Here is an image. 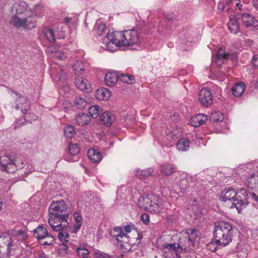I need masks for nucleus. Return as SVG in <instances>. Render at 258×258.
Wrapping results in <instances>:
<instances>
[{
  "label": "nucleus",
  "mask_w": 258,
  "mask_h": 258,
  "mask_svg": "<svg viewBox=\"0 0 258 258\" xmlns=\"http://www.w3.org/2000/svg\"><path fill=\"white\" fill-rule=\"evenodd\" d=\"M141 42V38L136 29L123 31H109L103 39V46L102 47L111 52L122 47L137 49L140 47Z\"/></svg>",
  "instance_id": "f257e3e1"
},
{
  "label": "nucleus",
  "mask_w": 258,
  "mask_h": 258,
  "mask_svg": "<svg viewBox=\"0 0 258 258\" xmlns=\"http://www.w3.org/2000/svg\"><path fill=\"white\" fill-rule=\"evenodd\" d=\"M234 229L230 223L222 221L215 224L213 237L219 248L228 245L232 241Z\"/></svg>",
  "instance_id": "f03ea898"
},
{
  "label": "nucleus",
  "mask_w": 258,
  "mask_h": 258,
  "mask_svg": "<svg viewBox=\"0 0 258 258\" xmlns=\"http://www.w3.org/2000/svg\"><path fill=\"white\" fill-rule=\"evenodd\" d=\"M43 7L40 5H36L34 8V11L28 15L19 17L12 16L10 23L16 28H23L30 30L35 28L37 25V17L41 16L40 12L42 11Z\"/></svg>",
  "instance_id": "7ed1b4c3"
},
{
  "label": "nucleus",
  "mask_w": 258,
  "mask_h": 258,
  "mask_svg": "<svg viewBox=\"0 0 258 258\" xmlns=\"http://www.w3.org/2000/svg\"><path fill=\"white\" fill-rule=\"evenodd\" d=\"M200 232L195 229H188L186 231L185 236L179 239L182 247L185 250H190L196 246L200 239Z\"/></svg>",
  "instance_id": "20e7f679"
},
{
  "label": "nucleus",
  "mask_w": 258,
  "mask_h": 258,
  "mask_svg": "<svg viewBox=\"0 0 258 258\" xmlns=\"http://www.w3.org/2000/svg\"><path fill=\"white\" fill-rule=\"evenodd\" d=\"M50 215L48 219V223L53 230L59 232L58 235V238L61 242V244L64 245V226L62 224L64 222V214Z\"/></svg>",
  "instance_id": "39448f33"
},
{
  "label": "nucleus",
  "mask_w": 258,
  "mask_h": 258,
  "mask_svg": "<svg viewBox=\"0 0 258 258\" xmlns=\"http://www.w3.org/2000/svg\"><path fill=\"white\" fill-rule=\"evenodd\" d=\"M0 169L7 173H14L17 169L16 161L14 158L8 155L0 157Z\"/></svg>",
  "instance_id": "423d86ee"
},
{
  "label": "nucleus",
  "mask_w": 258,
  "mask_h": 258,
  "mask_svg": "<svg viewBox=\"0 0 258 258\" xmlns=\"http://www.w3.org/2000/svg\"><path fill=\"white\" fill-rule=\"evenodd\" d=\"M230 58L234 62H236L237 59V53H232L227 54L224 48L220 47L215 57L213 59V62L216 63L218 66H221L223 64L227 58Z\"/></svg>",
  "instance_id": "0eeeda50"
},
{
  "label": "nucleus",
  "mask_w": 258,
  "mask_h": 258,
  "mask_svg": "<svg viewBox=\"0 0 258 258\" xmlns=\"http://www.w3.org/2000/svg\"><path fill=\"white\" fill-rule=\"evenodd\" d=\"M74 84L77 88L83 92L88 93L92 91L91 83L87 78L83 76L76 77Z\"/></svg>",
  "instance_id": "6e6552de"
},
{
  "label": "nucleus",
  "mask_w": 258,
  "mask_h": 258,
  "mask_svg": "<svg viewBox=\"0 0 258 258\" xmlns=\"http://www.w3.org/2000/svg\"><path fill=\"white\" fill-rule=\"evenodd\" d=\"M9 91L15 93L17 96V98L16 100V108L17 109H20L21 110L22 113L26 114L27 112V111L30 108V102L28 100L27 97L22 96L20 93L15 92L14 91L10 89Z\"/></svg>",
  "instance_id": "1a4fd4ad"
},
{
  "label": "nucleus",
  "mask_w": 258,
  "mask_h": 258,
  "mask_svg": "<svg viewBox=\"0 0 258 258\" xmlns=\"http://www.w3.org/2000/svg\"><path fill=\"white\" fill-rule=\"evenodd\" d=\"M33 11L34 9L29 8L26 2L20 1L14 4L13 11L15 13V14L13 16H18L21 17L23 16L28 15Z\"/></svg>",
  "instance_id": "9d476101"
},
{
  "label": "nucleus",
  "mask_w": 258,
  "mask_h": 258,
  "mask_svg": "<svg viewBox=\"0 0 258 258\" xmlns=\"http://www.w3.org/2000/svg\"><path fill=\"white\" fill-rule=\"evenodd\" d=\"M70 64L72 66L73 72L76 76L82 75L86 71L87 67L86 62L82 60L73 59Z\"/></svg>",
  "instance_id": "9b49d317"
},
{
  "label": "nucleus",
  "mask_w": 258,
  "mask_h": 258,
  "mask_svg": "<svg viewBox=\"0 0 258 258\" xmlns=\"http://www.w3.org/2000/svg\"><path fill=\"white\" fill-rule=\"evenodd\" d=\"M78 23V15L72 14L66 17V28H67L70 30V34L71 35L76 34Z\"/></svg>",
  "instance_id": "f8f14e48"
},
{
  "label": "nucleus",
  "mask_w": 258,
  "mask_h": 258,
  "mask_svg": "<svg viewBox=\"0 0 258 258\" xmlns=\"http://www.w3.org/2000/svg\"><path fill=\"white\" fill-rule=\"evenodd\" d=\"M199 100L204 106H208L212 104L213 96L211 90L207 88L202 89L199 93Z\"/></svg>",
  "instance_id": "ddd939ff"
},
{
  "label": "nucleus",
  "mask_w": 258,
  "mask_h": 258,
  "mask_svg": "<svg viewBox=\"0 0 258 258\" xmlns=\"http://www.w3.org/2000/svg\"><path fill=\"white\" fill-rule=\"evenodd\" d=\"M236 195L237 192L233 188L228 187L222 191L219 199L221 201L231 203L232 201H235Z\"/></svg>",
  "instance_id": "4468645a"
},
{
  "label": "nucleus",
  "mask_w": 258,
  "mask_h": 258,
  "mask_svg": "<svg viewBox=\"0 0 258 258\" xmlns=\"http://www.w3.org/2000/svg\"><path fill=\"white\" fill-rule=\"evenodd\" d=\"M100 121L101 124L105 126H110L114 122L116 119V116L114 112L106 111L104 112L100 116Z\"/></svg>",
  "instance_id": "2eb2a0df"
},
{
  "label": "nucleus",
  "mask_w": 258,
  "mask_h": 258,
  "mask_svg": "<svg viewBox=\"0 0 258 258\" xmlns=\"http://www.w3.org/2000/svg\"><path fill=\"white\" fill-rule=\"evenodd\" d=\"M50 214H64V202L63 200L53 202L49 209Z\"/></svg>",
  "instance_id": "dca6fc26"
},
{
  "label": "nucleus",
  "mask_w": 258,
  "mask_h": 258,
  "mask_svg": "<svg viewBox=\"0 0 258 258\" xmlns=\"http://www.w3.org/2000/svg\"><path fill=\"white\" fill-rule=\"evenodd\" d=\"M156 199L154 195L150 194L145 195L139 199L138 205L141 208L149 210V209H151L150 207L151 205L149 202H151L152 200L155 201Z\"/></svg>",
  "instance_id": "f3484780"
},
{
  "label": "nucleus",
  "mask_w": 258,
  "mask_h": 258,
  "mask_svg": "<svg viewBox=\"0 0 258 258\" xmlns=\"http://www.w3.org/2000/svg\"><path fill=\"white\" fill-rule=\"evenodd\" d=\"M241 18L243 24L247 28L258 27V20L248 13L241 14Z\"/></svg>",
  "instance_id": "a211bd4d"
},
{
  "label": "nucleus",
  "mask_w": 258,
  "mask_h": 258,
  "mask_svg": "<svg viewBox=\"0 0 258 258\" xmlns=\"http://www.w3.org/2000/svg\"><path fill=\"white\" fill-rule=\"evenodd\" d=\"M183 247L179 241L178 243H166L163 245V249L165 252H171L172 255L175 254L177 257H180L178 253L179 250H181Z\"/></svg>",
  "instance_id": "6ab92c4d"
},
{
  "label": "nucleus",
  "mask_w": 258,
  "mask_h": 258,
  "mask_svg": "<svg viewBox=\"0 0 258 258\" xmlns=\"http://www.w3.org/2000/svg\"><path fill=\"white\" fill-rule=\"evenodd\" d=\"M119 79V77L115 71H109L107 72L104 77L105 84L109 87L115 85Z\"/></svg>",
  "instance_id": "aec40b11"
},
{
  "label": "nucleus",
  "mask_w": 258,
  "mask_h": 258,
  "mask_svg": "<svg viewBox=\"0 0 258 258\" xmlns=\"http://www.w3.org/2000/svg\"><path fill=\"white\" fill-rule=\"evenodd\" d=\"M110 235L112 238H114L118 243L123 242L122 240L123 238H126L127 234L123 232L122 227H116L113 228L110 232Z\"/></svg>",
  "instance_id": "412c9836"
},
{
  "label": "nucleus",
  "mask_w": 258,
  "mask_h": 258,
  "mask_svg": "<svg viewBox=\"0 0 258 258\" xmlns=\"http://www.w3.org/2000/svg\"><path fill=\"white\" fill-rule=\"evenodd\" d=\"M208 117L204 114H198L191 117L190 124L195 127H198L206 122Z\"/></svg>",
  "instance_id": "4be33fe9"
},
{
  "label": "nucleus",
  "mask_w": 258,
  "mask_h": 258,
  "mask_svg": "<svg viewBox=\"0 0 258 258\" xmlns=\"http://www.w3.org/2000/svg\"><path fill=\"white\" fill-rule=\"evenodd\" d=\"M88 156L91 162L94 163H99L103 158V155L98 150L91 149L88 151Z\"/></svg>",
  "instance_id": "5701e85b"
},
{
  "label": "nucleus",
  "mask_w": 258,
  "mask_h": 258,
  "mask_svg": "<svg viewBox=\"0 0 258 258\" xmlns=\"http://www.w3.org/2000/svg\"><path fill=\"white\" fill-rule=\"evenodd\" d=\"M111 96L110 91L106 88H100L95 92V97L98 100H107Z\"/></svg>",
  "instance_id": "b1692460"
},
{
  "label": "nucleus",
  "mask_w": 258,
  "mask_h": 258,
  "mask_svg": "<svg viewBox=\"0 0 258 258\" xmlns=\"http://www.w3.org/2000/svg\"><path fill=\"white\" fill-rule=\"evenodd\" d=\"M246 88L245 84L243 82L236 83L232 88V94L236 97H240L244 92Z\"/></svg>",
  "instance_id": "393cba45"
},
{
  "label": "nucleus",
  "mask_w": 258,
  "mask_h": 258,
  "mask_svg": "<svg viewBox=\"0 0 258 258\" xmlns=\"http://www.w3.org/2000/svg\"><path fill=\"white\" fill-rule=\"evenodd\" d=\"M247 204V202H244L242 200H238L236 197L235 201H232L231 203L229 208L230 209L235 208L238 213H240L243 209L246 208Z\"/></svg>",
  "instance_id": "a878e982"
},
{
  "label": "nucleus",
  "mask_w": 258,
  "mask_h": 258,
  "mask_svg": "<svg viewBox=\"0 0 258 258\" xmlns=\"http://www.w3.org/2000/svg\"><path fill=\"white\" fill-rule=\"evenodd\" d=\"M34 236L40 240L48 236V233L46 228L39 226L33 231Z\"/></svg>",
  "instance_id": "bb28decb"
},
{
  "label": "nucleus",
  "mask_w": 258,
  "mask_h": 258,
  "mask_svg": "<svg viewBox=\"0 0 258 258\" xmlns=\"http://www.w3.org/2000/svg\"><path fill=\"white\" fill-rule=\"evenodd\" d=\"M68 151L70 154L74 156L71 161L73 162L77 161L78 158L77 156L80 151L79 145L77 143H70L69 144Z\"/></svg>",
  "instance_id": "cd10ccee"
},
{
  "label": "nucleus",
  "mask_w": 258,
  "mask_h": 258,
  "mask_svg": "<svg viewBox=\"0 0 258 258\" xmlns=\"http://www.w3.org/2000/svg\"><path fill=\"white\" fill-rule=\"evenodd\" d=\"M182 131L180 127H176L175 128L168 129L166 132V136L168 140H175L179 138Z\"/></svg>",
  "instance_id": "c85d7f7f"
},
{
  "label": "nucleus",
  "mask_w": 258,
  "mask_h": 258,
  "mask_svg": "<svg viewBox=\"0 0 258 258\" xmlns=\"http://www.w3.org/2000/svg\"><path fill=\"white\" fill-rule=\"evenodd\" d=\"M76 120L79 125L84 126L90 122L91 118L87 113H81L76 116Z\"/></svg>",
  "instance_id": "c756f323"
},
{
  "label": "nucleus",
  "mask_w": 258,
  "mask_h": 258,
  "mask_svg": "<svg viewBox=\"0 0 258 258\" xmlns=\"http://www.w3.org/2000/svg\"><path fill=\"white\" fill-rule=\"evenodd\" d=\"M93 31L95 34L100 36L105 33L106 31V26L101 20H98L95 23Z\"/></svg>",
  "instance_id": "7c9ffc66"
},
{
  "label": "nucleus",
  "mask_w": 258,
  "mask_h": 258,
  "mask_svg": "<svg viewBox=\"0 0 258 258\" xmlns=\"http://www.w3.org/2000/svg\"><path fill=\"white\" fill-rule=\"evenodd\" d=\"M190 147L189 141L185 138L180 139L176 143L177 149L179 151H186Z\"/></svg>",
  "instance_id": "2f4dec72"
},
{
  "label": "nucleus",
  "mask_w": 258,
  "mask_h": 258,
  "mask_svg": "<svg viewBox=\"0 0 258 258\" xmlns=\"http://www.w3.org/2000/svg\"><path fill=\"white\" fill-rule=\"evenodd\" d=\"M156 200H153L149 202L151 204V209H149V211L153 212L155 213H159L162 212L163 208L160 204V200L158 197L155 196Z\"/></svg>",
  "instance_id": "473e14b6"
},
{
  "label": "nucleus",
  "mask_w": 258,
  "mask_h": 258,
  "mask_svg": "<svg viewBox=\"0 0 258 258\" xmlns=\"http://www.w3.org/2000/svg\"><path fill=\"white\" fill-rule=\"evenodd\" d=\"M228 27L230 32L233 34H236L239 32V24L235 18H230L228 23Z\"/></svg>",
  "instance_id": "72a5a7b5"
},
{
  "label": "nucleus",
  "mask_w": 258,
  "mask_h": 258,
  "mask_svg": "<svg viewBox=\"0 0 258 258\" xmlns=\"http://www.w3.org/2000/svg\"><path fill=\"white\" fill-rule=\"evenodd\" d=\"M154 172V169L152 168H150L145 170L137 169L136 170V176L138 177H148L152 176V173Z\"/></svg>",
  "instance_id": "f704fd0d"
},
{
  "label": "nucleus",
  "mask_w": 258,
  "mask_h": 258,
  "mask_svg": "<svg viewBox=\"0 0 258 258\" xmlns=\"http://www.w3.org/2000/svg\"><path fill=\"white\" fill-rule=\"evenodd\" d=\"M102 108L98 105H92L89 109V113L93 118H96L99 115Z\"/></svg>",
  "instance_id": "c9c22d12"
},
{
  "label": "nucleus",
  "mask_w": 258,
  "mask_h": 258,
  "mask_svg": "<svg viewBox=\"0 0 258 258\" xmlns=\"http://www.w3.org/2000/svg\"><path fill=\"white\" fill-rule=\"evenodd\" d=\"M120 80L123 83L132 84L135 82V78L134 76L127 74H122L119 77Z\"/></svg>",
  "instance_id": "e433bc0d"
},
{
  "label": "nucleus",
  "mask_w": 258,
  "mask_h": 258,
  "mask_svg": "<svg viewBox=\"0 0 258 258\" xmlns=\"http://www.w3.org/2000/svg\"><path fill=\"white\" fill-rule=\"evenodd\" d=\"M75 104L78 108L83 109L87 106V102L84 97H77L75 99Z\"/></svg>",
  "instance_id": "4c0bfd02"
},
{
  "label": "nucleus",
  "mask_w": 258,
  "mask_h": 258,
  "mask_svg": "<svg viewBox=\"0 0 258 258\" xmlns=\"http://www.w3.org/2000/svg\"><path fill=\"white\" fill-rule=\"evenodd\" d=\"M42 31L46 38L50 42H53L55 41L54 32L51 29L48 28H44Z\"/></svg>",
  "instance_id": "58836bf2"
},
{
  "label": "nucleus",
  "mask_w": 258,
  "mask_h": 258,
  "mask_svg": "<svg viewBox=\"0 0 258 258\" xmlns=\"http://www.w3.org/2000/svg\"><path fill=\"white\" fill-rule=\"evenodd\" d=\"M77 252L81 258H88L90 253L89 250L85 245L80 246L77 248Z\"/></svg>",
  "instance_id": "ea45409f"
},
{
  "label": "nucleus",
  "mask_w": 258,
  "mask_h": 258,
  "mask_svg": "<svg viewBox=\"0 0 258 258\" xmlns=\"http://www.w3.org/2000/svg\"><path fill=\"white\" fill-rule=\"evenodd\" d=\"M74 218L76 224L74 226V232L76 233L80 228L82 225V217L80 213L76 212L74 213Z\"/></svg>",
  "instance_id": "a19ab883"
},
{
  "label": "nucleus",
  "mask_w": 258,
  "mask_h": 258,
  "mask_svg": "<svg viewBox=\"0 0 258 258\" xmlns=\"http://www.w3.org/2000/svg\"><path fill=\"white\" fill-rule=\"evenodd\" d=\"M162 172L166 175H171L174 172V168L171 164H165L161 166Z\"/></svg>",
  "instance_id": "79ce46f5"
},
{
  "label": "nucleus",
  "mask_w": 258,
  "mask_h": 258,
  "mask_svg": "<svg viewBox=\"0 0 258 258\" xmlns=\"http://www.w3.org/2000/svg\"><path fill=\"white\" fill-rule=\"evenodd\" d=\"M135 119V116L133 114L130 115L126 117L124 116V117L120 120V123L122 124V125L124 126H127L130 125L133 122H134Z\"/></svg>",
  "instance_id": "37998d69"
},
{
  "label": "nucleus",
  "mask_w": 258,
  "mask_h": 258,
  "mask_svg": "<svg viewBox=\"0 0 258 258\" xmlns=\"http://www.w3.org/2000/svg\"><path fill=\"white\" fill-rule=\"evenodd\" d=\"M210 118L214 122H221L224 119V115L221 112L217 111L212 113Z\"/></svg>",
  "instance_id": "c03bdc74"
},
{
  "label": "nucleus",
  "mask_w": 258,
  "mask_h": 258,
  "mask_svg": "<svg viewBox=\"0 0 258 258\" xmlns=\"http://www.w3.org/2000/svg\"><path fill=\"white\" fill-rule=\"evenodd\" d=\"M76 134V131L73 126L69 125L66 126V137L69 138H72Z\"/></svg>",
  "instance_id": "a18cd8bd"
},
{
  "label": "nucleus",
  "mask_w": 258,
  "mask_h": 258,
  "mask_svg": "<svg viewBox=\"0 0 258 258\" xmlns=\"http://www.w3.org/2000/svg\"><path fill=\"white\" fill-rule=\"evenodd\" d=\"M93 255L95 258H106L108 254L99 250L96 249L94 250Z\"/></svg>",
  "instance_id": "49530a36"
},
{
  "label": "nucleus",
  "mask_w": 258,
  "mask_h": 258,
  "mask_svg": "<svg viewBox=\"0 0 258 258\" xmlns=\"http://www.w3.org/2000/svg\"><path fill=\"white\" fill-rule=\"evenodd\" d=\"M49 238V240L44 241L43 243H41L40 241H39V243H41V244L43 245H50L54 240V239L53 236H47Z\"/></svg>",
  "instance_id": "de8ad7c7"
},
{
  "label": "nucleus",
  "mask_w": 258,
  "mask_h": 258,
  "mask_svg": "<svg viewBox=\"0 0 258 258\" xmlns=\"http://www.w3.org/2000/svg\"><path fill=\"white\" fill-rule=\"evenodd\" d=\"M214 239L211 241L210 243H208L207 245V248L211 251H214L216 250V248L218 247L217 246L216 247H214Z\"/></svg>",
  "instance_id": "09e8293b"
},
{
  "label": "nucleus",
  "mask_w": 258,
  "mask_h": 258,
  "mask_svg": "<svg viewBox=\"0 0 258 258\" xmlns=\"http://www.w3.org/2000/svg\"><path fill=\"white\" fill-rule=\"evenodd\" d=\"M252 63L255 67H258V52L253 55Z\"/></svg>",
  "instance_id": "8fccbe9b"
},
{
  "label": "nucleus",
  "mask_w": 258,
  "mask_h": 258,
  "mask_svg": "<svg viewBox=\"0 0 258 258\" xmlns=\"http://www.w3.org/2000/svg\"><path fill=\"white\" fill-rule=\"evenodd\" d=\"M142 220L144 223L147 224L149 222V215L148 214H143L142 215Z\"/></svg>",
  "instance_id": "3c124183"
},
{
  "label": "nucleus",
  "mask_w": 258,
  "mask_h": 258,
  "mask_svg": "<svg viewBox=\"0 0 258 258\" xmlns=\"http://www.w3.org/2000/svg\"><path fill=\"white\" fill-rule=\"evenodd\" d=\"M218 10L221 12H223L225 10V5L224 3H220L218 5Z\"/></svg>",
  "instance_id": "603ef678"
},
{
  "label": "nucleus",
  "mask_w": 258,
  "mask_h": 258,
  "mask_svg": "<svg viewBox=\"0 0 258 258\" xmlns=\"http://www.w3.org/2000/svg\"><path fill=\"white\" fill-rule=\"evenodd\" d=\"M122 228L124 232L125 231L126 233H130L131 231V228L129 225L124 226Z\"/></svg>",
  "instance_id": "864d4df0"
},
{
  "label": "nucleus",
  "mask_w": 258,
  "mask_h": 258,
  "mask_svg": "<svg viewBox=\"0 0 258 258\" xmlns=\"http://www.w3.org/2000/svg\"><path fill=\"white\" fill-rule=\"evenodd\" d=\"M251 177H258V171H256L253 173L251 174Z\"/></svg>",
  "instance_id": "5fc2aeb1"
},
{
  "label": "nucleus",
  "mask_w": 258,
  "mask_h": 258,
  "mask_svg": "<svg viewBox=\"0 0 258 258\" xmlns=\"http://www.w3.org/2000/svg\"><path fill=\"white\" fill-rule=\"evenodd\" d=\"M252 3H253V5L254 6V7L256 9H258V0H253L252 1Z\"/></svg>",
  "instance_id": "6e6d98bb"
},
{
  "label": "nucleus",
  "mask_w": 258,
  "mask_h": 258,
  "mask_svg": "<svg viewBox=\"0 0 258 258\" xmlns=\"http://www.w3.org/2000/svg\"><path fill=\"white\" fill-rule=\"evenodd\" d=\"M179 175L180 176H182V177H186L187 176V174L185 172H182Z\"/></svg>",
  "instance_id": "4d7b16f0"
},
{
  "label": "nucleus",
  "mask_w": 258,
  "mask_h": 258,
  "mask_svg": "<svg viewBox=\"0 0 258 258\" xmlns=\"http://www.w3.org/2000/svg\"><path fill=\"white\" fill-rule=\"evenodd\" d=\"M242 6V5L240 3L236 4V7H237L239 9V10L241 9Z\"/></svg>",
  "instance_id": "13d9d810"
},
{
  "label": "nucleus",
  "mask_w": 258,
  "mask_h": 258,
  "mask_svg": "<svg viewBox=\"0 0 258 258\" xmlns=\"http://www.w3.org/2000/svg\"><path fill=\"white\" fill-rule=\"evenodd\" d=\"M39 258H48L45 253H42L39 255Z\"/></svg>",
  "instance_id": "bf43d9fd"
},
{
  "label": "nucleus",
  "mask_w": 258,
  "mask_h": 258,
  "mask_svg": "<svg viewBox=\"0 0 258 258\" xmlns=\"http://www.w3.org/2000/svg\"><path fill=\"white\" fill-rule=\"evenodd\" d=\"M85 172L86 173H87V175L88 176H92V174L90 173V172L89 171L88 169H87L86 168H85Z\"/></svg>",
  "instance_id": "052dcab7"
},
{
  "label": "nucleus",
  "mask_w": 258,
  "mask_h": 258,
  "mask_svg": "<svg viewBox=\"0 0 258 258\" xmlns=\"http://www.w3.org/2000/svg\"><path fill=\"white\" fill-rule=\"evenodd\" d=\"M65 237H66V242H67L68 241V238H69V235L68 233H66Z\"/></svg>",
  "instance_id": "680f3d73"
},
{
  "label": "nucleus",
  "mask_w": 258,
  "mask_h": 258,
  "mask_svg": "<svg viewBox=\"0 0 258 258\" xmlns=\"http://www.w3.org/2000/svg\"><path fill=\"white\" fill-rule=\"evenodd\" d=\"M247 42H248V45H249V46L251 45V44L252 43V42L249 39L247 40Z\"/></svg>",
  "instance_id": "e2e57ef3"
},
{
  "label": "nucleus",
  "mask_w": 258,
  "mask_h": 258,
  "mask_svg": "<svg viewBox=\"0 0 258 258\" xmlns=\"http://www.w3.org/2000/svg\"><path fill=\"white\" fill-rule=\"evenodd\" d=\"M59 83H60V82L63 83V79L61 78H59Z\"/></svg>",
  "instance_id": "0e129e2a"
},
{
  "label": "nucleus",
  "mask_w": 258,
  "mask_h": 258,
  "mask_svg": "<svg viewBox=\"0 0 258 258\" xmlns=\"http://www.w3.org/2000/svg\"><path fill=\"white\" fill-rule=\"evenodd\" d=\"M31 172H32V171H34V168H33L32 166H31Z\"/></svg>",
  "instance_id": "69168bd1"
},
{
  "label": "nucleus",
  "mask_w": 258,
  "mask_h": 258,
  "mask_svg": "<svg viewBox=\"0 0 258 258\" xmlns=\"http://www.w3.org/2000/svg\"><path fill=\"white\" fill-rule=\"evenodd\" d=\"M22 234H23V235L24 236H26V233H25V232H23Z\"/></svg>",
  "instance_id": "338daca9"
},
{
  "label": "nucleus",
  "mask_w": 258,
  "mask_h": 258,
  "mask_svg": "<svg viewBox=\"0 0 258 258\" xmlns=\"http://www.w3.org/2000/svg\"><path fill=\"white\" fill-rule=\"evenodd\" d=\"M59 91L63 92V88H62Z\"/></svg>",
  "instance_id": "774afa93"
}]
</instances>
